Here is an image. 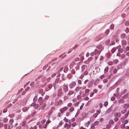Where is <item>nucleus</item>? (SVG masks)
<instances>
[{
	"label": "nucleus",
	"mask_w": 129,
	"mask_h": 129,
	"mask_svg": "<svg viewBox=\"0 0 129 129\" xmlns=\"http://www.w3.org/2000/svg\"><path fill=\"white\" fill-rule=\"evenodd\" d=\"M46 105V104L45 101H42L40 102L39 106L42 110H43L45 108Z\"/></svg>",
	"instance_id": "obj_1"
},
{
	"label": "nucleus",
	"mask_w": 129,
	"mask_h": 129,
	"mask_svg": "<svg viewBox=\"0 0 129 129\" xmlns=\"http://www.w3.org/2000/svg\"><path fill=\"white\" fill-rule=\"evenodd\" d=\"M114 117H115L114 118V120L115 122H117L118 120V118H119L120 116V114L118 113H115L114 114Z\"/></svg>",
	"instance_id": "obj_2"
},
{
	"label": "nucleus",
	"mask_w": 129,
	"mask_h": 129,
	"mask_svg": "<svg viewBox=\"0 0 129 129\" xmlns=\"http://www.w3.org/2000/svg\"><path fill=\"white\" fill-rule=\"evenodd\" d=\"M68 108L67 107H64L62 108H61L60 110L61 113H63L64 112L68 110Z\"/></svg>",
	"instance_id": "obj_3"
},
{
	"label": "nucleus",
	"mask_w": 129,
	"mask_h": 129,
	"mask_svg": "<svg viewBox=\"0 0 129 129\" xmlns=\"http://www.w3.org/2000/svg\"><path fill=\"white\" fill-rule=\"evenodd\" d=\"M76 83L75 82H73L69 84V86L70 88H72L76 85Z\"/></svg>",
	"instance_id": "obj_4"
},
{
	"label": "nucleus",
	"mask_w": 129,
	"mask_h": 129,
	"mask_svg": "<svg viewBox=\"0 0 129 129\" xmlns=\"http://www.w3.org/2000/svg\"><path fill=\"white\" fill-rule=\"evenodd\" d=\"M55 109V107H52L49 110L48 112V114L49 115H51L52 113L53 110Z\"/></svg>",
	"instance_id": "obj_5"
},
{
	"label": "nucleus",
	"mask_w": 129,
	"mask_h": 129,
	"mask_svg": "<svg viewBox=\"0 0 129 129\" xmlns=\"http://www.w3.org/2000/svg\"><path fill=\"white\" fill-rule=\"evenodd\" d=\"M57 95L58 96H60L62 94V89H60L57 91Z\"/></svg>",
	"instance_id": "obj_6"
},
{
	"label": "nucleus",
	"mask_w": 129,
	"mask_h": 129,
	"mask_svg": "<svg viewBox=\"0 0 129 129\" xmlns=\"http://www.w3.org/2000/svg\"><path fill=\"white\" fill-rule=\"evenodd\" d=\"M100 111L99 110H97L96 113H95L93 115V116L95 118L98 115L100 114Z\"/></svg>",
	"instance_id": "obj_7"
},
{
	"label": "nucleus",
	"mask_w": 129,
	"mask_h": 129,
	"mask_svg": "<svg viewBox=\"0 0 129 129\" xmlns=\"http://www.w3.org/2000/svg\"><path fill=\"white\" fill-rule=\"evenodd\" d=\"M96 48L99 49V50H99V51H100V52H101V51L103 49L102 45L101 44H99L98 46H97L96 47Z\"/></svg>",
	"instance_id": "obj_8"
},
{
	"label": "nucleus",
	"mask_w": 129,
	"mask_h": 129,
	"mask_svg": "<svg viewBox=\"0 0 129 129\" xmlns=\"http://www.w3.org/2000/svg\"><path fill=\"white\" fill-rule=\"evenodd\" d=\"M100 51H98L97 50L95 49L94 53L95 55H97L98 56L100 54Z\"/></svg>",
	"instance_id": "obj_9"
},
{
	"label": "nucleus",
	"mask_w": 129,
	"mask_h": 129,
	"mask_svg": "<svg viewBox=\"0 0 129 129\" xmlns=\"http://www.w3.org/2000/svg\"><path fill=\"white\" fill-rule=\"evenodd\" d=\"M63 90L64 92H66L68 91V88L67 85H64L63 87Z\"/></svg>",
	"instance_id": "obj_10"
},
{
	"label": "nucleus",
	"mask_w": 129,
	"mask_h": 129,
	"mask_svg": "<svg viewBox=\"0 0 129 129\" xmlns=\"http://www.w3.org/2000/svg\"><path fill=\"white\" fill-rule=\"evenodd\" d=\"M123 108L124 109H127L129 108V104H124L123 106Z\"/></svg>",
	"instance_id": "obj_11"
},
{
	"label": "nucleus",
	"mask_w": 129,
	"mask_h": 129,
	"mask_svg": "<svg viewBox=\"0 0 129 129\" xmlns=\"http://www.w3.org/2000/svg\"><path fill=\"white\" fill-rule=\"evenodd\" d=\"M70 112H72L74 110V108L73 107H71L69 110Z\"/></svg>",
	"instance_id": "obj_12"
},
{
	"label": "nucleus",
	"mask_w": 129,
	"mask_h": 129,
	"mask_svg": "<svg viewBox=\"0 0 129 129\" xmlns=\"http://www.w3.org/2000/svg\"><path fill=\"white\" fill-rule=\"evenodd\" d=\"M82 88L81 87L79 86H77L75 89L74 90L76 91H77Z\"/></svg>",
	"instance_id": "obj_13"
},
{
	"label": "nucleus",
	"mask_w": 129,
	"mask_h": 129,
	"mask_svg": "<svg viewBox=\"0 0 129 129\" xmlns=\"http://www.w3.org/2000/svg\"><path fill=\"white\" fill-rule=\"evenodd\" d=\"M28 109L29 108L28 107H25L23 108L22 110L23 111L25 112L27 111Z\"/></svg>",
	"instance_id": "obj_14"
},
{
	"label": "nucleus",
	"mask_w": 129,
	"mask_h": 129,
	"mask_svg": "<svg viewBox=\"0 0 129 129\" xmlns=\"http://www.w3.org/2000/svg\"><path fill=\"white\" fill-rule=\"evenodd\" d=\"M127 43L126 42V41L123 40L122 41V45H124L126 44Z\"/></svg>",
	"instance_id": "obj_15"
},
{
	"label": "nucleus",
	"mask_w": 129,
	"mask_h": 129,
	"mask_svg": "<svg viewBox=\"0 0 129 129\" xmlns=\"http://www.w3.org/2000/svg\"><path fill=\"white\" fill-rule=\"evenodd\" d=\"M63 123V122L62 121H61L59 123V125L57 126V127L58 128L60 127Z\"/></svg>",
	"instance_id": "obj_16"
},
{
	"label": "nucleus",
	"mask_w": 129,
	"mask_h": 129,
	"mask_svg": "<svg viewBox=\"0 0 129 129\" xmlns=\"http://www.w3.org/2000/svg\"><path fill=\"white\" fill-rule=\"evenodd\" d=\"M67 77L68 78L70 79L72 78V75L71 74H68Z\"/></svg>",
	"instance_id": "obj_17"
},
{
	"label": "nucleus",
	"mask_w": 129,
	"mask_h": 129,
	"mask_svg": "<svg viewBox=\"0 0 129 129\" xmlns=\"http://www.w3.org/2000/svg\"><path fill=\"white\" fill-rule=\"evenodd\" d=\"M109 69V67H107L104 70V73H106L108 72Z\"/></svg>",
	"instance_id": "obj_18"
},
{
	"label": "nucleus",
	"mask_w": 129,
	"mask_h": 129,
	"mask_svg": "<svg viewBox=\"0 0 129 129\" xmlns=\"http://www.w3.org/2000/svg\"><path fill=\"white\" fill-rule=\"evenodd\" d=\"M128 95V93H126L122 96V98L123 99H125L127 98Z\"/></svg>",
	"instance_id": "obj_19"
},
{
	"label": "nucleus",
	"mask_w": 129,
	"mask_h": 129,
	"mask_svg": "<svg viewBox=\"0 0 129 129\" xmlns=\"http://www.w3.org/2000/svg\"><path fill=\"white\" fill-rule=\"evenodd\" d=\"M99 121H96L94 122L93 124V125L94 126H96L98 125L99 124Z\"/></svg>",
	"instance_id": "obj_20"
},
{
	"label": "nucleus",
	"mask_w": 129,
	"mask_h": 129,
	"mask_svg": "<svg viewBox=\"0 0 129 129\" xmlns=\"http://www.w3.org/2000/svg\"><path fill=\"white\" fill-rule=\"evenodd\" d=\"M118 60L117 59H115L113 60V62L114 64H117L118 62Z\"/></svg>",
	"instance_id": "obj_21"
},
{
	"label": "nucleus",
	"mask_w": 129,
	"mask_h": 129,
	"mask_svg": "<svg viewBox=\"0 0 129 129\" xmlns=\"http://www.w3.org/2000/svg\"><path fill=\"white\" fill-rule=\"evenodd\" d=\"M110 124H113L114 123V121L112 120H110L109 122Z\"/></svg>",
	"instance_id": "obj_22"
},
{
	"label": "nucleus",
	"mask_w": 129,
	"mask_h": 129,
	"mask_svg": "<svg viewBox=\"0 0 129 129\" xmlns=\"http://www.w3.org/2000/svg\"><path fill=\"white\" fill-rule=\"evenodd\" d=\"M108 64L109 66H112L113 64V62L111 61L108 62L107 63Z\"/></svg>",
	"instance_id": "obj_23"
},
{
	"label": "nucleus",
	"mask_w": 129,
	"mask_h": 129,
	"mask_svg": "<svg viewBox=\"0 0 129 129\" xmlns=\"http://www.w3.org/2000/svg\"><path fill=\"white\" fill-rule=\"evenodd\" d=\"M74 93V91H71L68 93V94L69 95H71Z\"/></svg>",
	"instance_id": "obj_24"
},
{
	"label": "nucleus",
	"mask_w": 129,
	"mask_h": 129,
	"mask_svg": "<svg viewBox=\"0 0 129 129\" xmlns=\"http://www.w3.org/2000/svg\"><path fill=\"white\" fill-rule=\"evenodd\" d=\"M125 125L124 123L122 124L121 125V128H124L125 127Z\"/></svg>",
	"instance_id": "obj_25"
},
{
	"label": "nucleus",
	"mask_w": 129,
	"mask_h": 129,
	"mask_svg": "<svg viewBox=\"0 0 129 129\" xmlns=\"http://www.w3.org/2000/svg\"><path fill=\"white\" fill-rule=\"evenodd\" d=\"M122 49L123 52L124 53H125L126 52V50L125 47H123L122 48Z\"/></svg>",
	"instance_id": "obj_26"
},
{
	"label": "nucleus",
	"mask_w": 129,
	"mask_h": 129,
	"mask_svg": "<svg viewBox=\"0 0 129 129\" xmlns=\"http://www.w3.org/2000/svg\"><path fill=\"white\" fill-rule=\"evenodd\" d=\"M124 118L123 117H122L121 118V122L122 123H124V121H125Z\"/></svg>",
	"instance_id": "obj_27"
},
{
	"label": "nucleus",
	"mask_w": 129,
	"mask_h": 129,
	"mask_svg": "<svg viewBox=\"0 0 129 129\" xmlns=\"http://www.w3.org/2000/svg\"><path fill=\"white\" fill-rule=\"evenodd\" d=\"M72 104L71 103H69L67 105V106L69 107H71V106H72Z\"/></svg>",
	"instance_id": "obj_28"
},
{
	"label": "nucleus",
	"mask_w": 129,
	"mask_h": 129,
	"mask_svg": "<svg viewBox=\"0 0 129 129\" xmlns=\"http://www.w3.org/2000/svg\"><path fill=\"white\" fill-rule=\"evenodd\" d=\"M63 120L65 121L66 122H68V119L66 117H65L63 119Z\"/></svg>",
	"instance_id": "obj_29"
},
{
	"label": "nucleus",
	"mask_w": 129,
	"mask_h": 129,
	"mask_svg": "<svg viewBox=\"0 0 129 129\" xmlns=\"http://www.w3.org/2000/svg\"><path fill=\"white\" fill-rule=\"evenodd\" d=\"M111 125L110 124H107L106 126V128L107 129H109L111 127Z\"/></svg>",
	"instance_id": "obj_30"
},
{
	"label": "nucleus",
	"mask_w": 129,
	"mask_h": 129,
	"mask_svg": "<svg viewBox=\"0 0 129 129\" xmlns=\"http://www.w3.org/2000/svg\"><path fill=\"white\" fill-rule=\"evenodd\" d=\"M84 103H83L82 104V105L80 106V110H81L83 108V106L84 105Z\"/></svg>",
	"instance_id": "obj_31"
},
{
	"label": "nucleus",
	"mask_w": 129,
	"mask_h": 129,
	"mask_svg": "<svg viewBox=\"0 0 129 129\" xmlns=\"http://www.w3.org/2000/svg\"><path fill=\"white\" fill-rule=\"evenodd\" d=\"M116 49L115 48H113V49H112L111 50V52L113 53H114L115 51H116Z\"/></svg>",
	"instance_id": "obj_32"
},
{
	"label": "nucleus",
	"mask_w": 129,
	"mask_h": 129,
	"mask_svg": "<svg viewBox=\"0 0 129 129\" xmlns=\"http://www.w3.org/2000/svg\"><path fill=\"white\" fill-rule=\"evenodd\" d=\"M114 27V25L113 24H112L110 26V28L111 29H113Z\"/></svg>",
	"instance_id": "obj_33"
},
{
	"label": "nucleus",
	"mask_w": 129,
	"mask_h": 129,
	"mask_svg": "<svg viewBox=\"0 0 129 129\" xmlns=\"http://www.w3.org/2000/svg\"><path fill=\"white\" fill-rule=\"evenodd\" d=\"M126 111V109L123 110V111L121 112V113L122 114H123Z\"/></svg>",
	"instance_id": "obj_34"
},
{
	"label": "nucleus",
	"mask_w": 129,
	"mask_h": 129,
	"mask_svg": "<svg viewBox=\"0 0 129 129\" xmlns=\"http://www.w3.org/2000/svg\"><path fill=\"white\" fill-rule=\"evenodd\" d=\"M90 91V90L89 89H86L85 90V92L86 93H87L88 92Z\"/></svg>",
	"instance_id": "obj_35"
},
{
	"label": "nucleus",
	"mask_w": 129,
	"mask_h": 129,
	"mask_svg": "<svg viewBox=\"0 0 129 129\" xmlns=\"http://www.w3.org/2000/svg\"><path fill=\"white\" fill-rule=\"evenodd\" d=\"M121 57L123 58H124L125 57V55L124 54H122L121 55Z\"/></svg>",
	"instance_id": "obj_36"
},
{
	"label": "nucleus",
	"mask_w": 129,
	"mask_h": 129,
	"mask_svg": "<svg viewBox=\"0 0 129 129\" xmlns=\"http://www.w3.org/2000/svg\"><path fill=\"white\" fill-rule=\"evenodd\" d=\"M76 125V122H74L72 124V126L73 127H74Z\"/></svg>",
	"instance_id": "obj_37"
},
{
	"label": "nucleus",
	"mask_w": 129,
	"mask_h": 129,
	"mask_svg": "<svg viewBox=\"0 0 129 129\" xmlns=\"http://www.w3.org/2000/svg\"><path fill=\"white\" fill-rule=\"evenodd\" d=\"M108 103L107 102H105L104 104V106H105L106 107L107 106V105Z\"/></svg>",
	"instance_id": "obj_38"
},
{
	"label": "nucleus",
	"mask_w": 129,
	"mask_h": 129,
	"mask_svg": "<svg viewBox=\"0 0 129 129\" xmlns=\"http://www.w3.org/2000/svg\"><path fill=\"white\" fill-rule=\"evenodd\" d=\"M51 122V121L50 120L48 119L47 121H46V124H48Z\"/></svg>",
	"instance_id": "obj_39"
},
{
	"label": "nucleus",
	"mask_w": 129,
	"mask_h": 129,
	"mask_svg": "<svg viewBox=\"0 0 129 129\" xmlns=\"http://www.w3.org/2000/svg\"><path fill=\"white\" fill-rule=\"evenodd\" d=\"M110 40H107L106 42V45H108L109 43Z\"/></svg>",
	"instance_id": "obj_40"
},
{
	"label": "nucleus",
	"mask_w": 129,
	"mask_h": 129,
	"mask_svg": "<svg viewBox=\"0 0 129 129\" xmlns=\"http://www.w3.org/2000/svg\"><path fill=\"white\" fill-rule=\"evenodd\" d=\"M128 114H128V113H127V112L124 115V117L126 118L128 116Z\"/></svg>",
	"instance_id": "obj_41"
},
{
	"label": "nucleus",
	"mask_w": 129,
	"mask_h": 129,
	"mask_svg": "<svg viewBox=\"0 0 129 129\" xmlns=\"http://www.w3.org/2000/svg\"><path fill=\"white\" fill-rule=\"evenodd\" d=\"M71 73L73 74H75V70L72 69L71 71Z\"/></svg>",
	"instance_id": "obj_42"
},
{
	"label": "nucleus",
	"mask_w": 129,
	"mask_h": 129,
	"mask_svg": "<svg viewBox=\"0 0 129 129\" xmlns=\"http://www.w3.org/2000/svg\"><path fill=\"white\" fill-rule=\"evenodd\" d=\"M94 94V92H91L90 93V97H92L93 96V95Z\"/></svg>",
	"instance_id": "obj_43"
},
{
	"label": "nucleus",
	"mask_w": 129,
	"mask_h": 129,
	"mask_svg": "<svg viewBox=\"0 0 129 129\" xmlns=\"http://www.w3.org/2000/svg\"><path fill=\"white\" fill-rule=\"evenodd\" d=\"M105 77V76L104 75L101 76L100 78L101 79H102Z\"/></svg>",
	"instance_id": "obj_44"
},
{
	"label": "nucleus",
	"mask_w": 129,
	"mask_h": 129,
	"mask_svg": "<svg viewBox=\"0 0 129 129\" xmlns=\"http://www.w3.org/2000/svg\"><path fill=\"white\" fill-rule=\"evenodd\" d=\"M118 51L119 53H122L123 52L122 49H119L118 50Z\"/></svg>",
	"instance_id": "obj_45"
},
{
	"label": "nucleus",
	"mask_w": 129,
	"mask_h": 129,
	"mask_svg": "<svg viewBox=\"0 0 129 129\" xmlns=\"http://www.w3.org/2000/svg\"><path fill=\"white\" fill-rule=\"evenodd\" d=\"M47 124H44L43 126V128H46L47 127Z\"/></svg>",
	"instance_id": "obj_46"
},
{
	"label": "nucleus",
	"mask_w": 129,
	"mask_h": 129,
	"mask_svg": "<svg viewBox=\"0 0 129 129\" xmlns=\"http://www.w3.org/2000/svg\"><path fill=\"white\" fill-rule=\"evenodd\" d=\"M37 127L36 126H35L34 127H31L30 129H37Z\"/></svg>",
	"instance_id": "obj_47"
},
{
	"label": "nucleus",
	"mask_w": 129,
	"mask_h": 129,
	"mask_svg": "<svg viewBox=\"0 0 129 129\" xmlns=\"http://www.w3.org/2000/svg\"><path fill=\"white\" fill-rule=\"evenodd\" d=\"M8 121V119L7 118H6L4 119L3 121L6 122H7Z\"/></svg>",
	"instance_id": "obj_48"
},
{
	"label": "nucleus",
	"mask_w": 129,
	"mask_h": 129,
	"mask_svg": "<svg viewBox=\"0 0 129 129\" xmlns=\"http://www.w3.org/2000/svg\"><path fill=\"white\" fill-rule=\"evenodd\" d=\"M128 120H126L124 122V123L125 124H127L128 123Z\"/></svg>",
	"instance_id": "obj_49"
},
{
	"label": "nucleus",
	"mask_w": 129,
	"mask_h": 129,
	"mask_svg": "<svg viewBox=\"0 0 129 129\" xmlns=\"http://www.w3.org/2000/svg\"><path fill=\"white\" fill-rule=\"evenodd\" d=\"M71 127V125L70 124H69L67 127V129H69Z\"/></svg>",
	"instance_id": "obj_50"
},
{
	"label": "nucleus",
	"mask_w": 129,
	"mask_h": 129,
	"mask_svg": "<svg viewBox=\"0 0 129 129\" xmlns=\"http://www.w3.org/2000/svg\"><path fill=\"white\" fill-rule=\"evenodd\" d=\"M46 121V120L44 119L43 120L41 121V123L42 124H44Z\"/></svg>",
	"instance_id": "obj_51"
},
{
	"label": "nucleus",
	"mask_w": 129,
	"mask_h": 129,
	"mask_svg": "<svg viewBox=\"0 0 129 129\" xmlns=\"http://www.w3.org/2000/svg\"><path fill=\"white\" fill-rule=\"evenodd\" d=\"M109 30L107 29V30L105 32V34H106L107 35L109 34Z\"/></svg>",
	"instance_id": "obj_52"
},
{
	"label": "nucleus",
	"mask_w": 129,
	"mask_h": 129,
	"mask_svg": "<svg viewBox=\"0 0 129 129\" xmlns=\"http://www.w3.org/2000/svg\"><path fill=\"white\" fill-rule=\"evenodd\" d=\"M38 104L34 106V108L36 109H37L38 107Z\"/></svg>",
	"instance_id": "obj_53"
},
{
	"label": "nucleus",
	"mask_w": 129,
	"mask_h": 129,
	"mask_svg": "<svg viewBox=\"0 0 129 129\" xmlns=\"http://www.w3.org/2000/svg\"><path fill=\"white\" fill-rule=\"evenodd\" d=\"M68 125L69 124H68L67 123H66L64 126V127L65 128L67 127Z\"/></svg>",
	"instance_id": "obj_54"
},
{
	"label": "nucleus",
	"mask_w": 129,
	"mask_h": 129,
	"mask_svg": "<svg viewBox=\"0 0 129 129\" xmlns=\"http://www.w3.org/2000/svg\"><path fill=\"white\" fill-rule=\"evenodd\" d=\"M117 71V69H115L113 71V73H116Z\"/></svg>",
	"instance_id": "obj_55"
},
{
	"label": "nucleus",
	"mask_w": 129,
	"mask_h": 129,
	"mask_svg": "<svg viewBox=\"0 0 129 129\" xmlns=\"http://www.w3.org/2000/svg\"><path fill=\"white\" fill-rule=\"evenodd\" d=\"M70 112H67L66 113V115L67 116H68L70 114Z\"/></svg>",
	"instance_id": "obj_56"
},
{
	"label": "nucleus",
	"mask_w": 129,
	"mask_h": 129,
	"mask_svg": "<svg viewBox=\"0 0 129 129\" xmlns=\"http://www.w3.org/2000/svg\"><path fill=\"white\" fill-rule=\"evenodd\" d=\"M127 91V90L126 89H125L122 92V94H124L126 93Z\"/></svg>",
	"instance_id": "obj_57"
},
{
	"label": "nucleus",
	"mask_w": 129,
	"mask_h": 129,
	"mask_svg": "<svg viewBox=\"0 0 129 129\" xmlns=\"http://www.w3.org/2000/svg\"><path fill=\"white\" fill-rule=\"evenodd\" d=\"M108 81L107 80V79H104L103 80V82L104 83H106Z\"/></svg>",
	"instance_id": "obj_58"
},
{
	"label": "nucleus",
	"mask_w": 129,
	"mask_h": 129,
	"mask_svg": "<svg viewBox=\"0 0 129 129\" xmlns=\"http://www.w3.org/2000/svg\"><path fill=\"white\" fill-rule=\"evenodd\" d=\"M98 90L95 89L93 90V92L94 93H96L98 92Z\"/></svg>",
	"instance_id": "obj_59"
},
{
	"label": "nucleus",
	"mask_w": 129,
	"mask_h": 129,
	"mask_svg": "<svg viewBox=\"0 0 129 129\" xmlns=\"http://www.w3.org/2000/svg\"><path fill=\"white\" fill-rule=\"evenodd\" d=\"M125 31L126 33H128L129 31V29L128 28H126Z\"/></svg>",
	"instance_id": "obj_60"
},
{
	"label": "nucleus",
	"mask_w": 129,
	"mask_h": 129,
	"mask_svg": "<svg viewBox=\"0 0 129 129\" xmlns=\"http://www.w3.org/2000/svg\"><path fill=\"white\" fill-rule=\"evenodd\" d=\"M4 127L5 129H7V125L6 124H5L4 125Z\"/></svg>",
	"instance_id": "obj_61"
},
{
	"label": "nucleus",
	"mask_w": 129,
	"mask_h": 129,
	"mask_svg": "<svg viewBox=\"0 0 129 129\" xmlns=\"http://www.w3.org/2000/svg\"><path fill=\"white\" fill-rule=\"evenodd\" d=\"M68 97L67 96H65L64 97V100H67V99H68Z\"/></svg>",
	"instance_id": "obj_62"
},
{
	"label": "nucleus",
	"mask_w": 129,
	"mask_h": 129,
	"mask_svg": "<svg viewBox=\"0 0 129 129\" xmlns=\"http://www.w3.org/2000/svg\"><path fill=\"white\" fill-rule=\"evenodd\" d=\"M83 74L84 75H87L88 74V72L87 71H85L83 73Z\"/></svg>",
	"instance_id": "obj_63"
},
{
	"label": "nucleus",
	"mask_w": 129,
	"mask_h": 129,
	"mask_svg": "<svg viewBox=\"0 0 129 129\" xmlns=\"http://www.w3.org/2000/svg\"><path fill=\"white\" fill-rule=\"evenodd\" d=\"M126 50V51H129V46H127L125 48Z\"/></svg>",
	"instance_id": "obj_64"
}]
</instances>
